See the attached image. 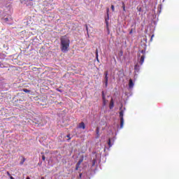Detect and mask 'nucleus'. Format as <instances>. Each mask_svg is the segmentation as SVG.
<instances>
[{"mask_svg":"<svg viewBox=\"0 0 179 179\" xmlns=\"http://www.w3.org/2000/svg\"><path fill=\"white\" fill-rule=\"evenodd\" d=\"M83 162V159H79V161L78 162V163L76 165V170H78L79 169V166H80V164H82Z\"/></svg>","mask_w":179,"mask_h":179,"instance_id":"nucleus-7","label":"nucleus"},{"mask_svg":"<svg viewBox=\"0 0 179 179\" xmlns=\"http://www.w3.org/2000/svg\"><path fill=\"white\" fill-rule=\"evenodd\" d=\"M7 176H8L9 178H10V177H12V176L10 175V173H9V171L6 172Z\"/></svg>","mask_w":179,"mask_h":179,"instance_id":"nucleus-20","label":"nucleus"},{"mask_svg":"<svg viewBox=\"0 0 179 179\" xmlns=\"http://www.w3.org/2000/svg\"><path fill=\"white\" fill-rule=\"evenodd\" d=\"M42 155V160L44 162L45 160V156H44V152H41Z\"/></svg>","mask_w":179,"mask_h":179,"instance_id":"nucleus-16","label":"nucleus"},{"mask_svg":"<svg viewBox=\"0 0 179 179\" xmlns=\"http://www.w3.org/2000/svg\"><path fill=\"white\" fill-rule=\"evenodd\" d=\"M141 54H143V55H145V51L144 50H142L141 51Z\"/></svg>","mask_w":179,"mask_h":179,"instance_id":"nucleus-24","label":"nucleus"},{"mask_svg":"<svg viewBox=\"0 0 179 179\" xmlns=\"http://www.w3.org/2000/svg\"><path fill=\"white\" fill-rule=\"evenodd\" d=\"M78 128L80 129H86V124H85V122H81L78 125Z\"/></svg>","mask_w":179,"mask_h":179,"instance_id":"nucleus-4","label":"nucleus"},{"mask_svg":"<svg viewBox=\"0 0 179 179\" xmlns=\"http://www.w3.org/2000/svg\"><path fill=\"white\" fill-rule=\"evenodd\" d=\"M96 139H99V138H100V127H97L96 128Z\"/></svg>","mask_w":179,"mask_h":179,"instance_id":"nucleus-5","label":"nucleus"},{"mask_svg":"<svg viewBox=\"0 0 179 179\" xmlns=\"http://www.w3.org/2000/svg\"><path fill=\"white\" fill-rule=\"evenodd\" d=\"M122 9L124 10V12H125V3L122 2Z\"/></svg>","mask_w":179,"mask_h":179,"instance_id":"nucleus-18","label":"nucleus"},{"mask_svg":"<svg viewBox=\"0 0 179 179\" xmlns=\"http://www.w3.org/2000/svg\"><path fill=\"white\" fill-rule=\"evenodd\" d=\"M109 108L110 110H113V108H114V99L113 98H111V99H110V102L109 104Z\"/></svg>","mask_w":179,"mask_h":179,"instance_id":"nucleus-6","label":"nucleus"},{"mask_svg":"<svg viewBox=\"0 0 179 179\" xmlns=\"http://www.w3.org/2000/svg\"><path fill=\"white\" fill-rule=\"evenodd\" d=\"M153 37H155V35H152V36H151V39H150V41H152V40Z\"/></svg>","mask_w":179,"mask_h":179,"instance_id":"nucleus-29","label":"nucleus"},{"mask_svg":"<svg viewBox=\"0 0 179 179\" xmlns=\"http://www.w3.org/2000/svg\"><path fill=\"white\" fill-rule=\"evenodd\" d=\"M95 52H96V61H99V50L96 49Z\"/></svg>","mask_w":179,"mask_h":179,"instance_id":"nucleus-12","label":"nucleus"},{"mask_svg":"<svg viewBox=\"0 0 179 179\" xmlns=\"http://www.w3.org/2000/svg\"><path fill=\"white\" fill-rule=\"evenodd\" d=\"M10 179H15V178H13V176H10Z\"/></svg>","mask_w":179,"mask_h":179,"instance_id":"nucleus-31","label":"nucleus"},{"mask_svg":"<svg viewBox=\"0 0 179 179\" xmlns=\"http://www.w3.org/2000/svg\"><path fill=\"white\" fill-rule=\"evenodd\" d=\"M86 30H87V31H88V30H89V28L87 27V25H86Z\"/></svg>","mask_w":179,"mask_h":179,"instance_id":"nucleus-30","label":"nucleus"},{"mask_svg":"<svg viewBox=\"0 0 179 179\" xmlns=\"http://www.w3.org/2000/svg\"><path fill=\"white\" fill-rule=\"evenodd\" d=\"M42 164V162H41V163H38V165H40V164Z\"/></svg>","mask_w":179,"mask_h":179,"instance_id":"nucleus-34","label":"nucleus"},{"mask_svg":"<svg viewBox=\"0 0 179 179\" xmlns=\"http://www.w3.org/2000/svg\"><path fill=\"white\" fill-rule=\"evenodd\" d=\"M22 90H23V92H24V93H30V90H29L27 89H23Z\"/></svg>","mask_w":179,"mask_h":179,"instance_id":"nucleus-17","label":"nucleus"},{"mask_svg":"<svg viewBox=\"0 0 179 179\" xmlns=\"http://www.w3.org/2000/svg\"><path fill=\"white\" fill-rule=\"evenodd\" d=\"M119 117L120 121V129H122L124 128V113H120Z\"/></svg>","mask_w":179,"mask_h":179,"instance_id":"nucleus-2","label":"nucleus"},{"mask_svg":"<svg viewBox=\"0 0 179 179\" xmlns=\"http://www.w3.org/2000/svg\"><path fill=\"white\" fill-rule=\"evenodd\" d=\"M138 67H139V65L136 64V65L134 66V69L136 70V69H137Z\"/></svg>","mask_w":179,"mask_h":179,"instance_id":"nucleus-25","label":"nucleus"},{"mask_svg":"<svg viewBox=\"0 0 179 179\" xmlns=\"http://www.w3.org/2000/svg\"><path fill=\"white\" fill-rule=\"evenodd\" d=\"M66 138H68L67 141H68V142H69V141H71V134H67V135L66 136Z\"/></svg>","mask_w":179,"mask_h":179,"instance_id":"nucleus-13","label":"nucleus"},{"mask_svg":"<svg viewBox=\"0 0 179 179\" xmlns=\"http://www.w3.org/2000/svg\"><path fill=\"white\" fill-rule=\"evenodd\" d=\"M134 81L132 80V79H129V89H132V87H134Z\"/></svg>","mask_w":179,"mask_h":179,"instance_id":"nucleus-8","label":"nucleus"},{"mask_svg":"<svg viewBox=\"0 0 179 179\" xmlns=\"http://www.w3.org/2000/svg\"><path fill=\"white\" fill-rule=\"evenodd\" d=\"M143 62H145V55H143L141 57V59H140V65H143Z\"/></svg>","mask_w":179,"mask_h":179,"instance_id":"nucleus-9","label":"nucleus"},{"mask_svg":"<svg viewBox=\"0 0 179 179\" xmlns=\"http://www.w3.org/2000/svg\"><path fill=\"white\" fill-rule=\"evenodd\" d=\"M138 10V12H142V8L140 7Z\"/></svg>","mask_w":179,"mask_h":179,"instance_id":"nucleus-28","label":"nucleus"},{"mask_svg":"<svg viewBox=\"0 0 179 179\" xmlns=\"http://www.w3.org/2000/svg\"><path fill=\"white\" fill-rule=\"evenodd\" d=\"M130 34H132V29L129 32Z\"/></svg>","mask_w":179,"mask_h":179,"instance_id":"nucleus-32","label":"nucleus"},{"mask_svg":"<svg viewBox=\"0 0 179 179\" xmlns=\"http://www.w3.org/2000/svg\"><path fill=\"white\" fill-rule=\"evenodd\" d=\"M4 22H9V18L6 17L3 19Z\"/></svg>","mask_w":179,"mask_h":179,"instance_id":"nucleus-22","label":"nucleus"},{"mask_svg":"<svg viewBox=\"0 0 179 179\" xmlns=\"http://www.w3.org/2000/svg\"><path fill=\"white\" fill-rule=\"evenodd\" d=\"M29 1H33V0H29Z\"/></svg>","mask_w":179,"mask_h":179,"instance_id":"nucleus-35","label":"nucleus"},{"mask_svg":"<svg viewBox=\"0 0 179 179\" xmlns=\"http://www.w3.org/2000/svg\"><path fill=\"white\" fill-rule=\"evenodd\" d=\"M106 12H107V16H108V17L110 16V14L108 13L110 12V8H106Z\"/></svg>","mask_w":179,"mask_h":179,"instance_id":"nucleus-15","label":"nucleus"},{"mask_svg":"<svg viewBox=\"0 0 179 179\" xmlns=\"http://www.w3.org/2000/svg\"><path fill=\"white\" fill-rule=\"evenodd\" d=\"M103 106H106L107 104V101L106 100V98L103 99Z\"/></svg>","mask_w":179,"mask_h":179,"instance_id":"nucleus-19","label":"nucleus"},{"mask_svg":"<svg viewBox=\"0 0 179 179\" xmlns=\"http://www.w3.org/2000/svg\"><path fill=\"white\" fill-rule=\"evenodd\" d=\"M57 92H59L60 93H62V90H59V89H57Z\"/></svg>","mask_w":179,"mask_h":179,"instance_id":"nucleus-27","label":"nucleus"},{"mask_svg":"<svg viewBox=\"0 0 179 179\" xmlns=\"http://www.w3.org/2000/svg\"><path fill=\"white\" fill-rule=\"evenodd\" d=\"M120 113H124V111H122V110H120Z\"/></svg>","mask_w":179,"mask_h":179,"instance_id":"nucleus-33","label":"nucleus"},{"mask_svg":"<svg viewBox=\"0 0 179 179\" xmlns=\"http://www.w3.org/2000/svg\"><path fill=\"white\" fill-rule=\"evenodd\" d=\"M21 157H22V159H21V161H20V164H21V166H22V165H23V164H24V162H26V158H24V157H23V156H22Z\"/></svg>","mask_w":179,"mask_h":179,"instance_id":"nucleus-10","label":"nucleus"},{"mask_svg":"<svg viewBox=\"0 0 179 179\" xmlns=\"http://www.w3.org/2000/svg\"><path fill=\"white\" fill-rule=\"evenodd\" d=\"M108 145L109 146V148H111L113 146V145H114V143H111V138H109L108 140Z\"/></svg>","mask_w":179,"mask_h":179,"instance_id":"nucleus-11","label":"nucleus"},{"mask_svg":"<svg viewBox=\"0 0 179 179\" xmlns=\"http://www.w3.org/2000/svg\"><path fill=\"white\" fill-rule=\"evenodd\" d=\"M101 94H102V100H104L106 99V94H104V91H102Z\"/></svg>","mask_w":179,"mask_h":179,"instance_id":"nucleus-14","label":"nucleus"},{"mask_svg":"<svg viewBox=\"0 0 179 179\" xmlns=\"http://www.w3.org/2000/svg\"><path fill=\"white\" fill-rule=\"evenodd\" d=\"M104 76H105V87H107L108 86V71H105Z\"/></svg>","mask_w":179,"mask_h":179,"instance_id":"nucleus-3","label":"nucleus"},{"mask_svg":"<svg viewBox=\"0 0 179 179\" xmlns=\"http://www.w3.org/2000/svg\"><path fill=\"white\" fill-rule=\"evenodd\" d=\"M82 176H83L82 173H79V178H82Z\"/></svg>","mask_w":179,"mask_h":179,"instance_id":"nucleus-26","label":"nucleus"},{"mask_svg":"<svg viewBox=\"0 0 179 179\" xmlns=\"http://www.w3.org/2000/svg\"><path fill=\"white\" fill-rule=\"evenodd\" d=\"M111 9H112V11L114 12V10H115V8L114 7V5H111Z\"/></svg>","mask_w":179,"mask_h":179,"instance_id":"nucleus-21","label":"nucleus"},{"mask_svg":"<svg viewBox=\"0 0 179 179\" xmlns=\"http://www.w3.org/2000/svg\"><path fill=\"white\" fill-rule=\"evenodd\" d=\"M96 164V160L93 159L92 161V166H94Z\"/></svg>","mask_w":179,"mask_h":179,"instance_id":"nucleus-23","label":"nucleus"},{"mask_svg":"<svg viewBox=\"0 0 179 179\" xmlns=\"http://www.w3.org/2000/svg\"><path fill=\"white\" fill-rule=\"evenodd\" d=\"M71 41L66 35L62 36L60 38V50L62 52H68L69 51V45Z\"/></svg>","mask_w":179,"mask_h":179,"instance_id":"nucleus-1","label":"nucleus"}]
</instances>
